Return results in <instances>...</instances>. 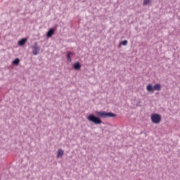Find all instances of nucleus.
I'll return each mask as SVG.
<instances>
[{
  "mask_svg": "<svg viewBox=\"0 0 180 180\" xmlns=\"http://www.w3.org/2000/svg\"><path fill=\"white\" fill-rule=\"evenodd\" d=\"M26 41H27V39L22 38L18 41V46H20L22 47V46H25L26 44Z\"/></svg>",
  "mask_w": 180,
  "mask_h": 180,
  "instance_id": "obj_8",
  "label": "nucleus"
},
{
  "mask_svg": "<svg viewBox=\"0 0 180 180\" xmlns=\"http://www.w3.org/2000/svg\"><path fill=\"white\" fill-rule=\"evenodd\" d=\"M19 63H20V59L17 58L14 60L12 61V65H19Z\"/></svg>",
  "mask_w": 180,
  "mask_h": 180,
  "instance_id": "obj_12",
  "label": "nucleus"
},
{
  "mask_svg": "<svg viewBox=\"0 0 180 180\" xmlns=\"http://www.w3.org/2000/svg\"><path fill=\"white\" fill-rule=\"evenodd\" d=\"M64 155V150L60 148L58 150V153H57V158H62L63 155Z\"/></svg>",
  "mask_w": 180,
  "mask_h": 180,
  "instance_id": "obj_6",
  "label": "nucleus"
},
{
  "mask_svg": "<svg viewBox=\"0 0 180 180\" xmlns=\"http://www.w3.org/2000/svg\"><path fill=\"white\" fill-rule=\"evenodd\" d=\"M96 115L103 119H106L108 117H116V114L113 112H106L105 111H96Z\"/></svg>",
  "mask_w": 180,
  "mask_h": 180,
  "instance_id": "obj_1",
  "label": "nucleus"
},
{
  "mask_svg": "<svg viewBox=\"0 0 180 180\" xmlns=\"http://www.w3.org/2000/svg\"><path fill=\"white\" fill-rule=\"evenodd\" d=\"M32 50V54L34 56H37L40 53V46L37 45V42H34V45L31 47Z\"/></svg>",
  "mask_w": 180,
  "mask_h": 180,
  "instance_id": "obj_4",
  "label": "nucleus"
},
{
  "mask_svg": "<svg viewBox=\"0 0 180 180\" xmlns=\"http://www.w3.org/2000/svg\"><path fill=\"white\" fill-rule=\"evenodd\" d=\"M153 91H161V84H155L153 86Z\"/></svg>",
  "mask_w": 180,
  "mask_h": 180,
  "instance_id": "obj_10",
  "label": "nucleus"
},
{
  "mask_svg": "<svg viewBox=\"0 0 180 180\" xmlns=\"http://www.w3.org/2000/svg\"><path fill=\"white\" fill-rule=\"evenodd\" d=\"M71 56H74V53H72V52L71 51L68 52L67 60L69 63H71V61H72V59L71 58Z\"/></svg>",
  "mask_w": 180,
  "mask_h": 180,
  "instance_id": "obj_9",
  "label": "nucleus"
},
{
  "mask_svg": "<svg viewBox=\"0 0 180 180\" xmlns=\"http://www.w3.org/2000/svg\"><path fill=\"white\" fill-rule=\"evenodd\" d=\"M127 40H124L120 43V46H127Z\"/></svg>",
  "mask_w": 180,
  "mask_h": 180,
  "instance_id": "obj_13",
  "label": "nucleus"
},
{
  "mask_svg": "<svg viewBox=\"0 0 180 180\" xmlns=\"http://www.w3.org/2000/svg\"><path fill=\"white\" fill-rule=\"evenodd\" d=\"M150 0H143V5H148Z\"/></svg>",
  "mask_w": 180,
  "mask_h": 180,
  "instance_id": "obj_14",
  "label": "nucleus"
},
{
  "mask_svg": "<svg viewBox=\"0 0 180 180\" xmlns=\"http://www.w3.org/2000/svg\"><path fill=\"white\" fill-rule=\"evenodd\" d=\"M146 89L148 92H153L154 91V86H153L152 84H149L147 86H146Z\"/></svg>",
  "mask_w": 180,
  "mask_h": 180,
  "instance_id": "obj_11",
  "label": "nucleus"
},
{
  "mask_svg": "<svg viewBox=\"0 0 180 180\" xmlns=\"http://www.w3.org/2000/svg\"><path fill=\"white\" fill-rule=\"evenodd\" d=\"M87 119L89 122H92V123H94L95 124H101L102 123V120L94 114L89 115Z\"/></svg>",
  "mask_w": 180,
  "mask_h": 180,
  "instance_id": "obj_2",
  "label": "nucleus"
},
{
  "mask_svg": "<svg viewBox=\"0 0 180 180\" xmlns=\"http://www.w3.org/2000/svg\"><path fill=\"white\" fill-rule=\"evenodd\" d=\"M150 120L152 123H155V124H158L161 123V115L159 114H153L150 117Z\"/></svg>",
  "mask_w": 180,
  "mask_h": 180,
  "instance_id": "obj_3",
  "label": "nucleus"
},
{
  "mask_svg": "<svg viewBox=\"0 0 180 180\" xmlns=\"http://www.w3.org/2000/svg\"><path fill=\"white\" fill-rule=\"evenodd\" d=\"M73 68L76 71L81 70V63L79 62H77V63H74Z\"/></svg>",
  "mask_w": 180,
  "mask_h": 180,
  "instance_id": "obj_7",
  "label": "nucleus"
},
{
  "mask_svg": "<svg viewBox=\"0 0 180 180\" xmlns=\"http://www.w3.org/2000/svg\"><path fill=\"white\" fill-rule=\"evenodd\" d=\"M56 32V28H50L49 30L46 33V37L47 39H50V37H53V34H54V32Z\"/></svg>",
  "mask_w": 180,
  "mask_h": 180,
  "instance_id": "obj_5",
  "label": "nucleus"
}]
</instances>
